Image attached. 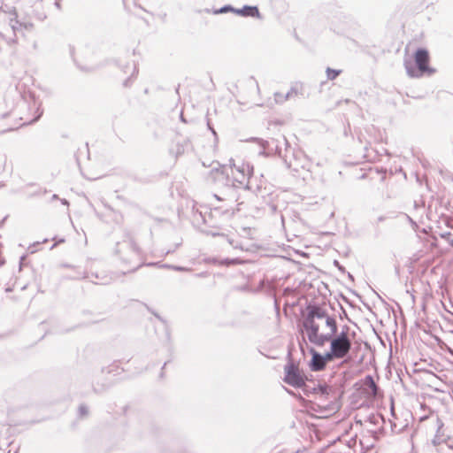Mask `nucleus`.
Wrapping results in <instances>:
<instances>
[{
	"label": "nucleus",
	"mask_w": 453,
	"mask_h": 453,
	"mask_svg": "<svg viewBox=\"0 0 453 453\" xmlns=\"http://www.w3.org/2000/svg\"><path fill=\"white\" fill-rule=\"evenodd\" d=\"M303 326L310 342L322 347L330 342L327 353L333 360L345 358L351 349V340L344 333L338 334V326L334 316L319 304H309Z\"/></svg>",
	"instance_id": "f257e3e1"
},
{
	"label": "nucleus",
	"mask_w": 453,
	"mask_h": 453,
	"mask_svg": "<svg viewBox=\"0 0 453 453\" xmlns=\"http://www.w3.org/2000/svg\"><path fill=\"white\" fill-rule=\"evenodd\" d=\"M231 173L234 175V171L242 175L241 178L234 176L230 178L229 169L226 166L212 169L210 173L213 181L225 188L219 194H214L213 197L217 202H223L224 204L217 205L211 203V214L213 216L220 215L226 219L231 218L234 214V205L238 202V188H243L250 189L249 184H244L245 179L250 178L253 173V166L249 163L242 162L239 165H233L230 167Z\"/></svg>",
	"instance_id": "f03ea898"
},
{
	"label": "nucleus",
	"mask_w": 453,
	"mask_h": 453,
	"mask_svg": "<svg viewBox=\"0 0 453 453\" xmlns=\"http://www.w3.org/2000/svg\"><path fill=\"white\" fill-rule=\"evenodd\" d=\"M42 115L41 102L36 99L34 93L27 89L24 83L19 82L10 87L0 102V117L5 119L12 117L19 123L15 127L0 131L5 133L19 127L37 121Z\"/></svg>",
	"instance_id": "7ed1b4c3"
},
{
	"label": "nucleus",
	"mask_w": 453,
	"mask_h": 453,
	"mask_svg": "<svg viewBox=\"0 0 453 453\" xmlns=\"http://www.w3.org/2000/svg\"><path fill=\"white\" fill-rule=\"evenodd\" d=\"M114 254L124 265L128 266L127 272L131 273L142 265V252L134 242L130 232H126L124 239L116 243Z\"/></svg>",
	"instance_id": "20e7f679"
},
{
	"label": "nucleus",
	"mask_w": 453,
	"mask_h": 453,
	"mask_svg": "<svg viewBox=\"0 0 453 453\" xmlns=\"http://www.w3.org/2000/svg\"><path fill=\"white\" fill-rule=\"evenodd\" d=\"M282 143L286 147L285 152H282L280 144L276 145V152L283 158L287 167L295 172H298L299 169H307L309 171L311 162L304 152L301 150H292L285 137H282Z\"/></svg>",
	"instance_id": "39448f33"
},
{
	"label": "nucleus",
	"mask_w": 453,
	"mask_h": 453,
	"mask_svg": "<svg viewBox=\"0 0 453 453\" xmlns=\"http://www.w3.org/2000/svg\"><path fill=\"white\" fill-rule=\"evenodd\" d=\"M428 62V51L425 49H418L415 53V61H412L411 58H405L403 65L409 77L419 78L425 73H427L428 75L434 73L435 70L429 67Z\"/></svg>",
	"instance_id": "423d86ee"
},
{
	"label": "nucleus",
	"mask_w": 453,
	"mask_h": 453,
	"mask_svg": "<svg viewBox=\"0 0 453 453\" xmlns=\"http://www.w3.org/2000/svg\"><path fill=\"white\" fill-rule=\"evenodd\" d=\"M305 380H308V378L303 374L299 365L291 359V353L289 352L288 354V363L284 366L283 381L295 388H298L304 386Z\"/></svg>",
	"instance_id": "0eeeda50"
},
{
	"label": "nucleus",
	"mask_w": 453,
	"mask_h": 453,
	"mask_svg": "<svg viewBox=\"0 0 453 453\" xmlns=\"http://www.w3.org/2000/svg\"><path fill=\"white\" fill-rule=\"evenodd\" d=\"M306 381L307 380L304 381V386H302L300 388L307 396L314 395L319 400L326 401L329 399V395L334 392L333 388L326 384H319L317 386H311L307 384Z\"/></svg>",
	"instance_id": "6e6552de"
},
{
	"label": "nucleus",
	"mask_w": 453,
	"mask_h": 453,
	"mask_svg": "<svg viewBox=\"0 0 453 453\" xmlns=\"http://www.w3.org/2000/svg\"><path fill=\"white\" fill-rule=\"evenodd\" d=\"M311 359L310 361L309 366L313 372L323 371L328 362L334 361L327 352L325 354H320L314 349H311Z\"/></svg>",
	"instance_id": "1a4fd4ad"
},
{
	"label": "nucleus",
	"mask_w": 453,
	"mask_h": 453,
	"mask_svg": "<svg viewBox=\"0 0 453 453\" xmlns=\"http://www.w3.org/2000/svg\"><path fill=\"white\" fill-rule=\"evenodd\" d=\"M9 13L12 15V17L9 19V27H12V29H13V32H15L17 35H23L24 30L30 31L33 29V23L29 21L21 22L18 19V14L15 8H12L9 12Z\"/></svg>",
	"instance_id": "9d476101"
},
{
	"label": "nucleus",
	"mask_w": 453,
	"mask_h": 453,
	"mask_svg": "<svg viewBox=\"0 0 453 453\" xmlns=\"http://www.w3.org/2000/svg\"><path fill=\"white\" fill-rule=\"evenodd\" d=\"M18 44V35L12 27L5 32H0V50L14 48Z\"/></svg>",
	"instance_id": "9b49d317"
},
{
	"label": "nucleus",
	"mask_w": 453,
	"mask_h": 453,
	"mask_svg": "<svg viewBox=\"0 0 453 453\" xmlns=\"http://www.w3.org/2000/svg\"><path fill=\"white\" fill-rule=\"evenodd\" d=\"M234 13L242 17L259 18L260 13L257 6L244 5L242 8H235Z\"/></svg>",
	"instance_id": "f8f14e48"
},
{
	"label": "nucleus",
	"mask_w": 453,
	"mask_h": 453,
	"mask_svg": "<svg viewBox=\"0 0 453 453\" xmlns=\"http://www.w3.org/2000/svg\"><path fill=\"white\" fill-rule=\"evenodd\" d=\"M191 148V142L188 139H182L178 141L174 148L171 149V152L174 153L176 157L184 154Z\"/></svg>",
	"instance_id": "ddd939ff"
},
{
	"label": "nucleus",
	"mask_w": 453,
	"mask_h": 453,
	"mask_svg": "<svg viewBox=\"0 0 453 453\" xmlns=\"http://www.w3.org/2000/svg\"><path fill=\"white\" fill-rule=\"evenodd\" d=\"M435 421H436L437 429H436L434 438L433 440V443L434 445H438V444H441L444 441L443 434H442V428H443L444 424L439 417H436Z\"/></svg>",
	"instance_id": "4468645a"
},
{
	"label": "nucleus",
	"mask_w": 453,
	"mask_h": 453,
	"mask_svg": "<svg viewBox=\"0 0 453 453\" xmlns=\"http://www.w3.org/2000/svg\"><path fill=\"white\" fill-rule=\"evenodd\" d=\"M364 385L371 389V393L373 396L377 395L378 386L376 385L372 375H366L364 379Z\"/></svg>",
	"instance_id": "2eb2a0df"
},
{
	"label": "nucleus",
	"mask_w": 453,
	"mask_h": 453,
	"mask_svg": "<svg viewBox=\"0 0 453 453\" xmlns=\"http://www.w3.org/2000/svg\"><path fill=\"white\" fill-rule=\"evenodd\" d=\"M413 210L415 216H422L425 211V201L422 197L413 202Z\"/></svg>",
	"instance_id": "dca6fc26"
},
{
	"label": "nucleus",
	"mask_w": 453,
	"mask_h": 453,
	"mask_svg": "<svg viewBox=\"0 0 453 453\" xmlns=\"http://www.w3.org/2000/svg\"><path fill=\"white\" fill-rule=\"evenodd\" d=\"M123 371L122 368L119 367L118 362H113L108 367L103 368L102 372L109 374L118 375Z\"/></svg>",
	"instance_id": "f3484780"
},
{
	"label": "nucleus",
	"mask_w": 453,
	"mask_h": 453,
	"mask_svg": "<svg viewBox=\"0 0 453 453\" xmlns=\"http://www.w3.org/2000/svg\"><path fill=\"white\" fill-rule=\"evenodd\" d=\"M326 73L327 80L334 81L337 78L338 75L342 73V70L327 67L326 70Z\"/></svg>",
	"instance_id": "a211bd4d"
},
{
	"label": "nucleus",
	"mask_w": 453,
	"mask_h": 453,
	"mask_svg": "<svg viewBox=\"0 0 453 453\" xmlns=\"http://www.w3.org/2000/svg\"><path fill=\"white\" fill-rule=\"evenodd\" d=\"M234 11H235L234 7H233L230 4H226V5H224L223 7H221L219 9L213 10L211 12L213 14H222V13H226L228 12H231L234 13Z\"/></svg>",
	"instance_id": "6ab92c4d"
},
{
	"label": "nucleus",
	"mask_w": 453,
	"mask_h": 453,
	"mask_svg": "<svg viewBox=\"0 0 453 453\" xmlns=\"http://www.w3.org/2000/svg\"><path fill=\"white\" fill-rule=\"evenodd\" d=\"M299 88L300 87L297 84L292 86L291 88L286 93L288 99H292L297 96L299 94Z\"/></svg>",
	"instance_id": "aec40b11"
},
{
	"label": "nucleus",
	"mask_w": 453,
	"mask_h": 453,
	"mask_svg": "<svg viewBox=\"0 0 453 453\" xmlns=\"http://www.w3.org/2000/svg\"><path fill=\"white\" fill-rule=\"evenodd\" d=\"M273 97L276 104H283L284 102L288 100V97L286 96V94L280 92H275Z\"/></svg>",
	"instance_id": "412c9836"
},
{
	"label": "nucleus",
	"mask_w": 453,
	"mask_h": 453,
	"mask_svg": "<svg viewBox=\"0 0 453 453\" xmlns=\"http://www.w3.org/2000/svg\"><path fill=\"white\" fill-rule=\"evenodd\" d=\"M441 237L447 241L453 247V234L450 232H445L441 234Z\"/></svg>",
	"instance_id": "4be33fe9"
},
{
	"label": "nucleus",
	"mask_w": 453,
	"mask_h": 453,
	"mask_svg": "<svg viewBox=\"0 0 453 453\" xmlns=\"http://www.w3.org/2000/svg\"><path fill=\"white\" fill-rule=\"evenodd\" d=\"M154 315L164 324V326H165V336H166V339L169 340L170 339V333H169V330H168V326H167V324L165 322V320H164L157 313H154Z\"/></svg>",
	"instance_id": "5701e85b"
},
{
	"label": "nucleus",
	"mask_w": 453,
	"mask_h": 453,
	"mask_svg": "<svg viewBox=\"0 0 453 453\" xmlns=\"http://www.w3.org/2000/svg\"><path fill=\"white\" fill-rule=\"evenodd\" d=\"M88 407L86 405H84V404H81L79 406V415H80V417H81V418L85 417V416L88 415Z\"/></svg>",
	"instance_id": "b1692460"
},
{
	"label": "nucleus",
	"mask_w": 453,
	"mask_h": 453,
	"mask_svg": "<svg viewBox=\"0 0 453 453\" xmlns=\"http://www.w3.org/2000/svg\"><path fill=\"white\" fill-rule=\"evenodd\" d=\"M251 140L257 141L259 143V145L263 148V151H261L260 154H264L265 153L264 150L265 149V147L268 145L269 142L266 141H264L262 139H257V138H252Z\"/></svg>",
	"instance_id": "393cba45"
},
{
	"label": "nucleus",
	"mask_w": 453,
	"mask_h": 453,
	"mask_svg": "<svg viewBox=\"0 0 453 453\" xmlns=\"http://www.w3.org/2000/svg\"><path fill=\"white\" fill-rule=\"evenodd\" d=\"M171 269L174 270V271H177V272H188V271H190V269L188 268V267L179 266V265L171 266Z\"/></svg>",
	"instance_id": "a878e982"
},
{
	"label": "nucleus",
	"mask_w": 453,
	"mask_h": 453,
	"mask_svg": "<svg viewBox=\"0 0 453 453\" xmlns=\"http://www.w3.org/2000/svg\"><path fill=\"white\" fill-rule=\"evenodd\" d=\"M238 262L237 259H225V260H222L219 264L220 265H234V264H236Z\"/></svg>",
	"instance_id": "bb28decb"
},
{
	"label": "nucleus",
	"mask_w": 453,
	"mask_h": 453,
	"mask_svg": "<svg viewBox=\"0 0 453 453\" xmlns=\"http://www.w3.org/2000/svg\"><path fill=\"white\" fill-rule=\"evenodd\" d=\"M69 278L70 279L78 280V279L86 278V276L83 273H79L77 275L72 276V277H69Z\"/></svg>",
	"instance_id": "cd10ccee"
},
{
	"label": "nucleus",
	"mask_w": 453,
	"mask_h": 453,
	"mask_svg": "<svg viewBox=\"0 0 453 453\" xmlns=\"http://www.w3.org/2000/svg\"><path fill=\"white\" fill-rule=\"evenodd\" d=\"M349 327L348 326H342V331L340 333H344L346 335H349Z\"/></svg>",
	"instance_id": "c85d7f7f"
},
{
	"label": "nucleus",
	"mask_w": 453,
	"mask_h": 453,
	"mask_svg": "<svg viewBox=\"0 0 453 453\" xmlns=\"http://www.w3.org/2000/svg\"><path fill=\"white\" fill-rule=\"evenodd\" d=\"M334 265L337 266V268L341 271H344V267L340 265V263L337 260H334Z\"/></svg>",
	"instance_id": "c756f323"
},
{
	"label": "nucleus",
	"mask_w": 453,
	"mask_h": 453,
	"mask_svg": "<svg viewBox=\"0 0 453 453\" xmlns=\"http://www.w3.org/2000/svg\"><path fill=\"white\" fill-rule=\"evenodd\" d=\"M207 126H208V128L212 132V134H213L214 135H216V132H215V130L213 129V127L211 126V124H210V122H209V121L207 122Z\"/></svg>",
	"instance_id": "7c9ffc66"
},
{
	"label": "nucleus",
	"mask_w": 453,
	"mask_h": 453,
	"mask_svg": "<svg viewBox=\"0 0 453 453\" xmlns=\"http://www.w3.org/2000/svg\"><path fill=\"white\" fill-rule=\"evenodd\" d=\"M159 266L162 267V268L171 269V266H173V265H168V264H162Z\"/></svg>",
	"instance_id": "2f4dec72"
},
{
	"label": "nucleus",
	"mask_w": 453,
	"mask_h": 453,
	"mask_svg": "<svg viewBox=\"0 0 453 453\" xmlns=\"http://www.w3.org/2000/svg\"><path fill=\"white\" fill-rule=\"evenodd\" d=\"M54 5L56 6V8H57V9H58V10H60V9H61V4H60V3H59L58 1H56V2L54 3Z\"/></svg>",
	"instance_id": "473e14b6"
},
{
	"label": "nucleus",
	"mask_w": 453,
	"mask_h": 453,
	"mask_svg": "<svg viewBox=\"0 0 453 453\" xmlns=\"http://www.w3.org/2000/svg\"><path fill=\"white\" fill-rule=\"evenodd\" d=\"M208 234H211L212 236L220 235V234L219 232H209Z\"/></svg>",
	"instance_id": "72a5a7b5"
},
{
	"label": "nucleus",
	"mask_w": 453,
	"mask_h": 453,
	"mask_svg": "<svg viewBox=\"0 0 453 453\" xmlns=\"http://www.w3.org/2000/svg\"><path fill=\"white\" fill-rule=\"evenodd\" d=\"M407 219H409V221L412 224V225H415L416 226V223L412 220V219L411 217H409L408 215H406Z\"/></svg>",
	"instance_id": "f704fd0d"
},
{
	"label": "nucleus",
	"mask_w": 453,
	"mask_h": 453,
	"mask_svg": "<svg viewBox=\"0 0 453 453\" xmlns=\"http://www.w3.org/2000/svg\"><path fill=\"white\" fill-rule=\"evenodd\" d=\"M180 120L186 123V119H184L182 112L180 113Z\"/></svg>",
	"instance_id": "c9c22d12"
},
{
	"label": "nucleus",
	"mask_w": 453,
	"mask_h": 453,
	"mask_svg": "<svg viewBox=\"0 0 453 453\" xmlns=\"http://www.w3.org/2000/svg\"><path fill=\"white\" fill-rule=\"evenodd\" d=\"M61 203L65 205L68 204V202L65 199H62Z\"/></svg>",
	"instance_id": "e433bc0d"
},
{
	"label": "nucleus",
	"mask_w": 453,
	"mask_h": 453,
	"mask_svg": "<svg viewBox=\"0 0 453 453\" xmlns=\"http://www.w3.org/2000/svg\"><path fill=\"white\" fill-rule=\"evenodd\" d=\"M271 209L273 211H276V205L273 204L271 205Z\"/></svg>",
	"instance_id": "4c0bfd02"
},
{
	"label": "nucleus",
	"mask_w": 453,
	"mask_h": 453,
	"mask_svg": "<svg viewBox=\"0 0 453 453\" xmlns=\"http://www.w3.org/2000/svg\"><path fill=\"white\" fill-rule=\"evenodd\" d=\"M45 18H46L45 15H42V16L39 17L40 19H44Z\"/></svg>",
	"instance_id": "58836bf2"
},
{
	"label": "nucleus",
	"mask_w": 453,
	"mask_h": 453,
	"mask_svg": "<svg viewBox=\"0 0 453 453\" xmlns=\"http://www.w3.org/2000/svg\"><path fill=\"white\" fill-rule=\"evenodd\" d=\"M341 309L342 310V312L344 313V315H347L345 310L342 308V306H341Z\"/></svg>",
	"instance_id": "ea45409f"
},
{
	"label": "nucleus",
	"mask_w": 453,
	"mask_h": 453,
	"mask_svg": "<svg viewBox=\"0 0 453 453\" xmlns=\"http://www.w3.org/2000/svg\"><path fill=\"white\" fill-rule=\"evenodd\" d=\"M99 283H100V284H107V283H108V281H106V280H105V281H101V282H99Z\"/></svg>",
	"instance_id": "a19ab883"
},
{
	"label": "nucleus",
	"mask_w": 453,
	"mask_h": 453,
	"mask_svg": "<svg viewBox=\"0 0 453 453\" xmlns=\"http://www.w3.org/2000/svg\"><path fill=\"white\" fill-rule=\"evenodd\" d=\"M323 319H316V323H318L319 325V322H321Z\"/></svg>",
	"instance_id": "79ce46f5"
},
{
	"label": "nucleus",
	"mask_w": 453,
	"mask_h": 453,
	"mask_svg": "<svg viewBox=\"0 0 453 453\" xmlns=\"http://www.w3.org/2000/svg\"><path fill=\"white\" fill-rule=\"evenodd\" d=\"M52 198H53V199H57V198H58V196H57V195H53Z\"/></svg>",
	"instance_id": "37998d69"
},
{
	"label": "nucleus",
	"mask_w": 453,
	"mask_h": 453,
	"mask_svg": "<svg viewBox=\"0 0 453 453\" xmlns=\"http://www.w3.org/2000/svg\"><path fill=\"white\" fill-rule=\"evenodd\" d=\"M12 290V288H6V291H7V292H11Z\"/></svg>",
	"instance_id": "c03bdc74"
},
{
	"label": "nucleus",
	"mask_w": 453,
	"mask_h": 453,
	"mask_svg": "<svg viewBox=\"0 0 453 453\" xmlns=\"http://www.w3.org/2000/svg\"><path fill=\"white\" fill-rule=\"evenodd\" d=\"M65 242V240H64V239H60V240L58 241V242Z\"/></svg>",
	"instance_id": "a18cd8bd"
},
{
	"label": "nucleus",
	"mask_w": 453,
	"mask_h": 453,
	"mask_svg": "<svg viewBox=\"0 0 453 453\" xmlns=\"http://www.w3.org/2000/svg\"><path fill=\"white\" fill-rule=\"evenodd\" d=\"M4 187V183L0 182V188Z\"/></svg>",
	"instance_id": "49530a36"
},
{
	"label": "nucleus",
	"mask_w": 453,
	"mask_h": 453,
	"mask_svg": "<svg viewBox=\"0 0 453 453\" xmlns=\"http://www.w3.org/2000/svg\"><path fill=\"white\" fill-rule=\"evenodd\" d=\"M155 264H152V263H149L148 265H154Z\"/></svg>",
	"instance_id": "de8ad7c7"
},
{
	"label": "nucleus",
	"mask_w": 453,
	"mask_h": 453,
	"mask_svg": "<svg viewBox=\"0 0 453 453\" xmlns=\"http://www.w3.org/2000/svg\"><path fill=\"white\" fill-rule=\"evenodd\" d=\"M186 453H192V452L188 451V452H186Z\"/></svg>",
	"instance_id": "09e8293b"
}]
</instances>
